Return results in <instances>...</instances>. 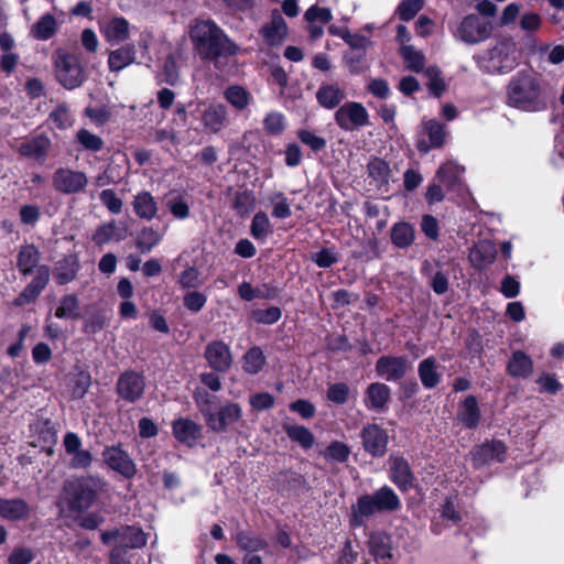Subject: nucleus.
Returning <instances> with one entry per match:
<instances>
[{"mask_svg": "<svg viewBox=\"0 0 564 564\" xmlns=\"http://www.w3.org/2000/svg\"><path fill=\"white\" fill-rule=\"evenodd\" d=\"M191 39L200 59L213 63L218 69L238 51V46L212 20L197 22L191 31Z\"/></svg>", "mask_w": 564, "mask_h": 564, "instance_id": "1", "label": "nucleus"}, {"mask_svg": "<svg viewBox=\"0 0 564 564\" xmlns=\"http://www.w3.org/2000/svg\"><path fill=\"white\" fill-rule=\"evenodd\" d=\"M508 104L517 109L538 112L547 107V94L541 80L531 75L519 73L507 89Z\"/></svg>", "mask_w": 564, "mask_h": 564, "instance_id": "2", "label": "nucleus"}, {"mask_svg": "<svg viewBox=\"0 0 564 564\" xmlns=\"http://www.w3.org/2000/svg\"><path fill=\"white\" fill-rule=\"evenodd\" d=\"M107 481L98 475L77 477L64 484V499L74 512H82L93 506L97 496L107 490Z\"/></svg>", "mask_w": 564, "mask_h": 564, "instance_id": "3", "label": "nucleus"}, {"mask_svg": "<svg viewBox=\"0 0 564 564\" xmlns=\"http://www.w3.org/2000/svg\"><path fill=\"white\" fill-rule=\"evenodd\" d=\"M474 59L487 74H506L518 64L517 45L511 39H501L489 50L475 55Z\"/></svg>", "mask_w": 564, "mask_h": 564, "instance_id": "4", "label": "nucleus"}, {"mask_svg": "<svg viewBox=\"0 0 564 564\" xmlns=\"http://www.w3.org/2000/svg\"><path fill=\"white\" fill-rule=\"evenodd\" d=\"M401 507V501L397 494L388 486L376 490L371 495H364L357 499L352 506L354 525L359 527L364 520L370 518L377 512H392Z\"/></svg>", "mask_w": 564, "mask_h": 564, "instance_id": "5", "label": "nucleus"}, {"mask_svg": "<svg viewBox=\"0 0 564 564\" xmlns=\"http://www.w3.org/2000/svg\"><path fill=\"white\" fill-rule=\"evenodd\" d=\"M53 62L56 78L64 88L72 90L83 85L86 75L78 56L58 50L53 55Z\"/></svg>", "mask_w": 564, "mask_h": 564, "instance_id": "6", "label": "nucleus"}, {"mask_svg": "<svg viewBox=\"0 0 564 564\" xmlns=\"http://www.w3.org/2000/svg\"><path fill=\"white\" fill-rule=\"evenodd\" d=\"M492 24L477 14H468L457 25L454 35L466 44H478L490 37Z\"/></svg>", "mask_w": 564, "mask_h": 564, "instance_id": "7", "label": "nucleus"}, {"mask_svg": "<svg viewBox=\"0 0 564 564\" xmlns=\"http://www.w3.org/2000/svg\"><path fill=\"white\" fill-rule=\"evenodd\" d=\"M54 189L64 195L82 193L88 185L85 172L70 167H58L52 175Z\"/></svg>", "mask_w": 564, "mask_h": 564, "instance_id": "8", "label": "nucleus"}, {"mask_svg": "<svg viewBox=\"0 0 564 564\" xmlns=\"http://www.w3.org/2000/svg\"><path fill=\"white\" fill-rule=\"evenodd\" d=\"M335 121L343 130L354 131L369 124V113L360 102L348 101L336 110Z\"/></svg>", "mask_w": 564, "mask_h": 564, "instance_id": "9", "label": "nucleus"}, {"mask_svg": "<svg viewBox=\"0 0 564 564\" xmlns=\"http://www.w3.org/2000/svg\"><path fill=\"white\" fill-rule=\"evenodd\" d=\"M375 369L386 381H400L412 369V364L406 356L383 355L376 361Z\"/></svg>", "mask_w": 564, "mask_h": 564, "instance_id": "10", "label": "nucleus"}, {"mask_svg": "<svg viewBox=\"0 0 564 564\" xmlns=\"http://www.w3.org/2000/svg\"><path fill=\"white\" fill-rule=\"evenodd\" d=\"M101 455L106 465L124 478L130 479L135 476L137 466L121 445L106 446Z\"/></svg>", "mask_w": 564, "mask_h": 564, "instance_id": "11", "label": "nucleus"}, {"mask_svg": "<svg viewBox=\"0 0 564 564\" xmlns=\"http://www.w3.org/2000/svg\"><path fill=\"white\" fill-rule=\"evenodd\" d=\"M242 410L237 403L228 402L219 409L218 412L205 411V422L209 430L216 433H223L229 426L240 421Z\"/></svg>", "mask_w": 564, "mask_h": 564, "instance_id": "12", "label": "nucleus"}, {"mask_svg": "<svg viewBox=\"0 0 564 564\" xmlns=\"http://www.w3.org/2000/svg\"><path fill=\"white\" fill-rule=\"evenodd\" d=\"M118 395L129 403L139 401L145 390L144 377L137 371L128 370L120 375L117 381Z\"/></svg>", "mask_w": 564, "mask_h": 564, "instance_id": "13", "label": "nucleus"}, {"mask_svg": "<svg viewBox=\"0 0 564 564\" xmlns=\"http://www.w3.org/2000/svg\"><path fill=\"white\" fill-rule=\"evenodd\" d=\"M65 453L70 456L68 466L73 469H88L94 462L93 454L83 448L79 436L74 432H67L63 438Z\"/></svg>", "mask_w": 564, "mask_h": 564, "instance_id": "14", "label": "nucleus"}, {"mask_svg": "<svg viewBox=\"0 0 564 564\" xmlns=\"http://www.w3.org/2000/svg\"><path fill=\"white\" fill-rule=\"evenodd\" d=\"M506 454L507 447L501 441H487L470 452L475 468H481L495 462L502 463L506 459Z\"/></svg>", "mask_w": 564, "mask_h": 564, "instance_id": "15", "label": "nucleus"}, {"mask_svg": "<svg viewBox=\"0 0 564 564\" xmlns=\"http://www.w3.org/2000/svg\"><path fill=\"white\" fill-rule=\"evenodd\" d=\"M364 449L372 457H382L387 452L388 433L378 424H367L360 433Z\"/></svg>", "mask_w": 564, "mask_h": 564, "instance_id": "16", "label": "nucleus"}, {"mask_svg": "<svg viewBox=\"0 0 564 564\" xmlns=\"http://www.w3.org/2000/svg\"><path fill=\"white\" fill-rule=\"evenodd\" d=\"M205 358L208 365L219 372H226L232 361L229 346L220 340L212 341L206 346Z\"/></svg>", "mask_w": 564, "mask_h": 564, "instance_id": "17", "label": "nucleus"}, {"mask_svg": "<svg viewBox=\"0 0 564 564\" xmlns=\"http://www.w3.org/2000/svg\"><path fill=\"white\" fill-rule=\"evenodd\" d=\"M51 147V140L44 134H39L33 138L25 139L18 147L17 151L24 158L43 163L46 160Z\"/></svg>", "mask_w": 564, "mask_h": 564, "instance_id": "18", "label": "nucleus"}, {"mask_svg": "<svg viewBox=\"0 0 564 564\" xmlns=\"http://www.w3.org/2000/svg\"><path fill=\"white\" fill-rule=\"evenodd\" d=\"M202 122L206 131L218 133L229 126L228 109L223 104H210L202 112Z\"/></svg>", "mask_w": 564, "mask_h": 564, "instance_id": "19", "label": "nucleus"}, {"mask_svg": "<svg viewBox=\"0 0 564 564\" xmlns=\"http://www.w3.org/2000/svg\"><path fill=\"white\" fill-rule=\"evenodd\" d=\"M261 33L269 45H280L286 37L288 25L283 17L275 11L272 13L270 22L262 26Z\"/></svg>", "mask_w": 564, "mask_h": 564, "instance_id": "20", "label": "nucleus"}, {"mask_svg": "<svg viewBox=\"0 0 564 564\" xmlns=\"http://www.w3.org/2000/svg\"><path fill=\"white\" fill-rule=\"evenodd\" d=\"M391 389L382 382H373L368 386L365 397V405L369 410L383 411L390 400Z\"/></svg>", "mask_w": 564, "mask_h": 564, "instance_id": "21", "label": "nucleus"}, {"mask_svg": "<svg viewBox=\"0 0 564 564\" xmlns=\"http://www.w3.org/2000/svg\"><path fill=\"white\" fill-rule=\"evenodd\" d=\"M174 437L188 446H193L200 436L202 427L189 419H177L172 425Z\"/></svg>", "mask_w": 564, "mask_h": 564, "instance_id": "22", "label": "nucleus"}, {"mask_svg": "<svg viewBox=\"0 0 564 564\" xmlns=\"http://www.w3.org/2000/svg\"><path fill=\"white\" fill-rule=\"evenodd\" d=\"M441 365L435 357H427L420 361L417 375L425 389H434L442 380Z\"/></svg>", "mask_w": 564, "mask_h": 564, "instance_id": "23", "label": "nucleus"}, {"mask_svg": "<svg viewBox=\"0 0 564 564\" xmlns=\"http://www.w3.org/2000/svg\"><path fill=\"white\" fill-rule=\"evenodd\" d=\"M391 480L403 491L413 485V475L408 462L403 457L390 458Z\"/></svg>", "mask_w": 564, "mask_h": 564, "instance_id": "24", "label": "nucleus"}, {"mask_svg": "<svg viewBox=\"0 0 564 564\" xmlns=\"http://www.w3.org/2000/svg\"><path fill=\"white\" fill-rule=\"evenodd\" d=\"M101 33L111 43H121L129 37V22L122 17H115L101 25Z\"/></svg>", "mask_w": 564, "mask_h": 564, "instance_id": "25", "label": "nucleus"}, {"mask_svg": "<svg viewBox=\"0 0 564 564\" xmlns=\"http://www.w3.org/2000/svg\"><path fill=\"white\" fill-rule=\"evenodd\" d=\"M132 207L135 215L144 220L154 219L159 212L155 198L148 191H142L133 197Z\"/></svg>", "mask_w": 564, "mask_h": 564, "instance_id": "26", "label": "nucleus"}, {"mask_svg": "<svg viewBox=\"0 0 564 564\" xmlns=\"http://www.w3.org/2000/svg\"><path fill=\"white\" fill-rule=\"evenodd\" d=\"M30 507L23 499H7L0 497V518L19 521L29 516Z\"/></svg>", "mask_w": 564, "mask_h": 564, "instance_id": "27", "label": "nucleus"}, {"mask_svg": "<svg viewBox=\"0 0 564 564\" xmlns=\"http://www.w3.org/2000/svg\"><path fill=\"white\" fill-rule=\"evenodd\" d=\"M369 551L376 562L386 563L392 557L391 539L383 532H373L368 540Z\"/></svg>", "mask_w": 564, "mask_h": 564, "instance_id": "28", "label": "nucleus"}, {"mask_svg": "<svg viewBox=\"0 0 564 564\" xmlns=\"http://www.w3.org/2000/svg\"><path fill=\"white\" fill-rule=\"evenodd\" d=\"M390 239L394 247L406 249L411 247L415 240V229L408 221H398L391 227Z\"/></svg>", "mask_w": 564, "mask_h": 564, "instance_id": "29", "label": "nucleus"}, {"mask_svg": "<svg viewBox=\"0 0 564 564\" xmlns=\"http://www.w3.org/2000/svg\"><path fill=\"white\" fill-rule=\"evenodd\" d=\"M135 59L134 45H123L109 53L108 65L111 72H119L132 64Z\"/></svg>", "mask_w": 564, "mask_h": 564, "instance_id": "30", "label": "nucleus"}, {"mask_svg": "<svg viewBox=\"0 0 564 564\" xmlns=\"http://www.w3.org/2000/svg\"><path fill=\"white\" fill-rule=\"evenodd\" d=\"M316 98L324 108L333 109L345 99V91L337 84L322 85L316 93Z\"/></svg>", "mask_w": 564, "mask_h": 564, "instance_id": "31", "label": "nucleus"}, {"mask_svg": "<svg viewBox=\"0 0 564 564\" xmlns=\"http://www.w3.org/2000/svg\"><path fill=\"white\" fill-rule=\"evenodd\" d=\"M78 268V260L75 256L65 257L56 263L53 272L54 279L58 284H66L75 279Z\"/></svg>", "mask_w": 564, "mask_h": 564, "instance_id": "32", "label": "nucleus"}, {"mask_svg": "<svg viewBox=\"0 0 564 564\" xmlns=\"http://www.w3.org/2000/svg\"><path fill=\"white\" fill-rule=\"evenodd\" d=\"M458 420L468 429H474L479 424L480 411L478 402L474 395H468L463 401L458 411Z\"/></svg>", "mask_w": 564, "mask_h": 564, "instance_id": "33", "label": "nucleus"}, {"mask_svg": "<svg viewBox=\"0 0 564 564\" xmlns=\"http://www.w3.org/2000/svg\"><path fill=\"white\" fill-rule=\"evenodd\" d=\"M58 24L52 14L42 15L31 28V35L37 41H47L57 31Z\"/></svg>", "mask_w": 564, "mask_h": 564, "instance_id": "34", "label": "nucleus"}, {"mask_svg": "<svg viewBox=\"0 0 564 564\" xmlns=\"http://www.w3.org/2000/svg\"><path fill=\"white\" fill-rule=\"evenodd\" d=\"M283 431L286 433L288 437L301 445L304 449H310L313 447L315 443V436L313 433L303 425L283 423Z\"/></svg>", "mask_w": 564, "mask_h": 564, "instance_id": "35", "label": "nucleus"}, {"mask_svg": "<svg viewBox=\"0 0 564 564\" xmlns=\"http://www.w3.org/2000/svg\"><path fill=\"white\" fill-rule=\"evenodd\" d=\"M235 542L246 553H257L264 550L268 545L263 538L246 530H240L236 533Z\"/></svg>", "mask_w": 564, "mask_h": 564, "instance_id": "36", "label": "nucleus"}, {"mask_svg": "<svg viewBox=\"0 0 564 564\" xmlns=\"http://www.w3.org/2000/svg\"><path fill=\"white\" fill-rule=\"evenodd\" d=\"M425 130L429 134L430 145L425 141L417 143V149L426 153L430 148H440L444 143L445 130L444 127L436 120H429L424 123Z\"/></svg>", "mask_w": 564, "mask_h": 564, "instance_id": "37", "label": "nucleus"}, {"mask_svg": "<svg viewBox=\"0 0 564 564\" xmlns=\"http://www.w3.org/2000/svg\"><path fill=\"white\" fill-rule=\"evenodd\" d=\"M145 544L147 535L141 529L134 527L120 528L118 546L128 550L142 547Z\"/></svg>", "mask_w": 564, "mask_h": 564, "instance_id": "38", "label": "nucleus"}, {"mask_svg": "<svg viewBox=\"0 0 564 564\" xmlns=\"http://www.w3.org/2000/svg\"><path fill=\"white\" fill-rule=\"evenodd\" d=\"M508 370L509 373L513 377L525 378L532 373L533 364L528 355L518 350L513 352L508 364Z\"/></svg>", "mask_w": 564, "mask_h": 564, "instance_id": "39", "label": "nucleus"}, {"mask_svg": "<svg viewBox=\"0 0 564 564\" xmlns=\"http://www.w3.org/2000/svg\"><path fill=\"white\" fill-rule=\"evenodd\" d=\"M224 97L237 111L245 110L251 101V95L239 85L227 87Z\"/></svg>", "mask_w": 564, "mask_h": 564, "instance_id": "40", "label": "nucleus"}, {"mask_svg": "<svg viewBox=\"0 0 564 564\" xmlns=\"http://www.w3.org/2000/svg\"><path fill=\"white\" fill-rule=\"evenodd\" d=\"M124 238V230H118L115 221L101 225L93 236L94 242L98 246L105 245L111 240L120 241Z\"/></svg>", "mask_w": 564, "mask_h": 564, "instance_id": "41", "label": "nucleus"}, {"mask_svg": "<svg viewBox=\"0 0 564 564\" xmlns=\"http://www.w3.org/2000/svg\"><path fill=\"white\" fill-rule=\"evenodd\" d=\"M343 59L352 75H359L369 68V65L366 62V51L348 50L344 54Z\"/></svg>", "mask_w": 564, "mask_h": 564, "instance_id": "42", "label": "nucleus"}, {"mask_svg": "<svg viewBox=\"0 0 564 564\" xmlns=\"http://www.w3.org/2000/svg\"><path fill=\"white\" fill-rule=\"evenodd\" d=\"M271 232L272 229L268 215L264 212H258L251 220V236L259 241H264Z\"/></svg>", "mask_w": 564, "mask_h": 564, "instance_id": "43", "label": "nucleus"}, {"mask_svg": "<svg viewBox=\"0 0 564 564\" xmlns=\"http://www.w3.org/2000/svg\"><path fill=\"white\" fill-rule=\"evenodd\" d=\"M39 259L40 253L34 246H24L18 256V267L23 274H28L37 265Z\"/></svg>", "mask_w": 564, "mask_h": 564, "instance_id": "44", "label": "nucleus"}, {"mask_svg": "<svg viewBox=\"0 0 564 564\" xmlns=\"http://www.w3.org/2000/svg\"><path fill=\"white\" fill-rule=\"evenodd\" d=\"M367 169L369 177H371L378 186L389 183L390 167L383 160L378 158L370 160Z\"/></svg>", "mask_w": 564, "mask_h": 564, "instance_id": "45", "label": "nucleus"}, {"mask_svg": "<svg viewBox=\"0 0 564 564\" xmlns=\"http://www.w3.org/2000/svg\"><path fill=\"white\" fill-rule=\"evenodd\" d=\"M55 316L58 318H77L79 316V301L77 296L75 294L63 296L55 312Z\"/></svg>", "mask_w": 564, "mask_h": 564, "instance_id": "46", "label": "nucleus"}, {"mask_svg": "<svg viewBox=\"0 0 564 564\" xmlns=\"http://www.w3.org/2000/svg\"><path fill=\"white\" fill-rule=\"evenodd\" d=\"M265 358L259 347L250 348L243 357V369L250 375L258 373L264 366Z\"/></svg>", "mask_w": 564, "mask_h": 564, "instance_id": "47", "label": "nucleus"}, {"mask_svg": "<svg viewBox=\"0 0 564 564\" xmlns=\"http://www.w3.org/2000/svg\"><path fill=\"white\" fill-rule=\"evenodd\" d=\"M427 78V87L435 97H441L446 89V84L442 77L441 70L436 66H430L424 70Z\"/></svg>", "mask_w": 564, "mask_h": 564, "instance_id": "48", "label": "nucleus"}, {"mask_svg": "<svg viewBox=\"0 0 564 564\" xmlns=\"http://www.w3.org/2000/svg\"><path fill=\"white\" fill-rule=\"evenodd\" d=\"M401 55L408 69L419 73L424 68V56L421 52L416 51L413 46H404L401 50Z\"/></svg>", "mask_w": 564, "mask_h": 564, "instance_id": "49", "label": "nucleus"}, {"mask_svg": "<svg viewBox=\"0 0 564 564\" xmlns=\"http://www.w3.org/2000/svg\"><path fill=\"white\" fill-rule=\"evenodd\" d=\"M162 239L161 234L151 227L143 228L138 236L137 246L142 252H150Z\"/></svg>", "mask_w": 564, "mask_h": 564, "instance_id": "50", "label": "nucleus"}, {"mask_svg": "<svg viewBox=\"0 0 564 564\" xmlns=\"http://www.w3.org/2000/svg\"><path fill=\"white\" fill-rule=\"evenodd\" d=\"M323 455L327 460L344 463L350 455V448L343 442L334 441L327 446Z\"/></svg>", "mask_w": 564, "mask_h": 564, "instance_id": "51", "label": "nucleus"}, {"mask_svg": "<svg viewBox=\"0 0 564 564\" xmlns=\"http://www.w3.org/2000/svg\"><path fill=\"white\" fill-rule=\"evenodd\" d=\"M270 202L273 206L272 216L279 219L289 218L292 215L290 203L283 193H274L270 197Z\"/></svg>", "mask_w": 564, "mask_h": 564, "instance_id": "52", "label": "nucleus"}, {"mask_svg": "<svg viewBox=\"0 0 564 564\" xmlns=\"http://www.w3.org/2000/svg\"><path fill=\"white\" fill-rule=\"evenodd\" d=\"M76 139L85 150L97 152L104 147L102 139L87 129H79L76 133Z\"/></svg>", "mask_w": 564, "mask_h": 564, "instance_id": "53", "label": "nucleus"}, {"mask_svg": "<svg viewBox=\"0 0 564 564\" xmlns=\"http://www.w3.org/2000/svg\"><path fill=\"white\" fill-rule=\"evenodd\" d=\"M256 205V198L249 191L238 192L235 196L234 208L239 215L249 214Z\"/></svg>", "mask_w": 564, "mask_h": 564, "instance_id": "54", "label": "nucleus"}, {"mask_svg": "<svg viewBox=\"0 0 564 564\" xmlns=\"http://www.w3.org/2000/svg\"><path fill=\"white\" fill-rule=\"evenodd\" d=\"M424 0H402L398 7V15L403 21L412 20L423 8Z\"/></svg>", "mask_w": 564, "mask_h": 564, "instance_id": "55", "label": "nucleus"}, {"mask_svg": "<svg viewBox=\"0 0 564 564\" xmlns=\"http://www.w3.org/2000/svg\"><path fill=\"white\" fill-rule=\"evenodd\" d=\"M100 202L111 214H120L123 202L113 189H104L99 195Z\"/></svg>", "mask_w": 564, "mask_h": 564, "instance_id": "56", "label": "nucleus"}, {"mask_svg": "<svg viewBox=\"0 0 564 564\" xmlns=\"http://www.w3.org/2000/svg\"><path fill=\"white\" fill-rule=\"evenodd\" d=\"M368 93L379 99H387L391 95L389 84L383 78H370L366 86Z\"/></svg>", "mask_w": 564, "mask_h": 564, "instance_id": "57", "label": "nucleus"}, {"mask_svg": "<svg viewBox=\"0 0 564 564\" xmlns=\"http://www.w3.org/2000/svg\"><path fill=\"white\" fill-rule=\"evenodd\" d=\"M50 119L59 129H66L73 124V118L66 105H59L50 113Z\"/></svg>", "mask_w": 564, "mask_h": 564, "instance_id": "58", "label": "nucleus"}, {"mask_svg": "<svg viewBox=\"0 0 564 564\" xmlns=\"http://www.w3.org/2000/svg\"><path fill=\"white\" fill-rule=\"evenodd\" d=\"M305 19L308 23L321 22V24H326L333 19V14L328 8L312 6L306 10Z\"/></svg>", "mask_w": 564, "mask_h": 564, "instance_id": "59", "label": "nucleus"}, {"mask_svg": "<svg viewBox=\"0 0 564 564\" xmlns=\"http://www.w3.org/2000/svg\"><path fill=\"white\" fill-rule=\"evenodd\" d=\"M349 387L346 383L338 382L329 386L327 398L336 404H344L348 400Z\"/></svg>", "mask_w": 564, "mask_h": 564, "instance_id": "60", "label": "nucleus"}, {"mask_svg": "<svg viewBox=\"0 0 564 564\" xmlns=\"http://www.w3.org/2000/svg\"><path fill=\"white\" fill-rule=\"evenodd\" d=\"M264 129L270 134H280L284 130V117L279 112H270L264 118Z\"/></svg>", "mask_w": 564, "mask_h": 564, "instance_id": "61", "label": "nucleus"}, {"mask_svg": "<svg viewBox=\"0 0 564 564\" xmlns=\"http://www.w3.org/2000/svg\"><path fill=\"white\" fill-rule=\"evenodd\" d=\"M167 207L172 215L177 219H186L189 216V206L181 196L171 198L167 202Z\"/></svg>", "mask_w": 564, "mask_h": 564, "instance_id": "62", "label": "nucleus"}, {"mask_svg": "<svg viewBox=\"0 0 564 564\" xmlns=\"http://www.w3.org/2000/svg\"><path fill=\"white\" fill-rule=\"evenodd\" d=\"M312 261H314L319 268H330L338 261L336 253L329 249L324 248L318 252H315L311 256Z\"/></svg>", "mask_w": 564, "mask_h": 564, "instance_id": "63", "label": "nucleus"}, {"mask_svg": "<svg viewBox=\"0 0 564 564\" xmlns=\"http://www.w3.org/2000/svg\"><path fill=\"white\" fill-rule=\"evenodd\" d=\"M206 301L207 297L197 291L188 292L183 299L184 306L194 313L199 312L204 307Z\"/></svg>", "mask_w": 564, "mask_h": 564, "instance_id": "64", "label": "nucleus"}]
</instances>
